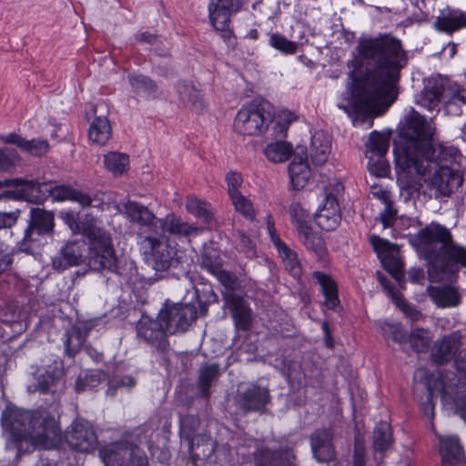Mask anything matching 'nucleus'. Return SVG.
<instances>
[{"instance_id": "nucleus-62", "label": "nucleus", "mask_w": 466, "mask_h": 466, "mask_svg": "<svg viewBox=\"0 0 466 466\" xmlns=\"http://www.w3.org/2000/svg\"><path fill=\"white\" fill-rule=\"evenodd\" d=\"M19 214V209L11 212H0V229L9 228L14 226L18 219Z\"/></svg>"}, {"instance_id": "nucleus-42", "label": "nucleus", "mask_w": 466, "mask_h": 466, "mask_svg": "<svg viewBox=\"0 0 466 466\" xmlns=\"http://www.w3.org/2000/svg\"><path fill=\"white\" fill-rule=\"evenodd\" d=\"M282 258L285 268L295 278L299 279L302 273L297 253L285 243L276 248Z\"/></svg>"}, {"instance_id": "nucleus-32", "label": "nucleus", "mask_w": 466, "mask_h": 466, "mask_svg": "<svg viewBox=\"0 0 466 466\" xmlns=\"http://www.w3.org/2000/svg\"><path fill=\"white\" fill-rule=\"evenodd\" d=\"M331 150L330 137L321 131H316L311 137L309 154L315 165H322L327 160Z\"/></svg>"}, {"instance_id": "nucleus-11", "label": "nucleus", "mask_w": 466, "mask_h": 466, "mask_svg": "<svg viewBox=\"0 0 466 466\" xmlns=\"http://www.w3.org/2000/svg\"><path fill=\"white\" fill-rule=\"evenodd\" d=\"M272 121L270 113L255 102L244 104L234 119V130L242 136H260Z\"/></svg>"}, {"instance_id": "nucleus-41", "label": "nucleus", "mask_w": 466, "mask_h": 466, "mask_svg": "<svg viewBox=\"0 0 466 466\" xmlns=\"http://www.w3.org/2000/svg\"><path fill=\"white\" fill-rule=\"evenodd\" d=\"M292 146L289 142L276 141L267 145L264 149L266 157L274 163L287 161L292 153Z\"/></svg>"}, {"instance_id": "nucleus-8", "label": "nucleus", "mask_w": 466, "mask_h": 466, "mask_svg": "<svg viewBox=\"0 0 466 466\" xmlns=\"http://www.w3.org/2000/svg\"><path fill=\"white\" fill-rule=\"evenodd\" d=\"M441 101L443 102L447 114L460 116L462 107L466 106V90L457 85H448L441 77L430 78L417 96L416 103L429 111H433L438 109Z\"/></svg>"}, {"instance_id": "nucleus-26", "label": "nucleus", "mask_w": 466, "mask_h": 466, "mask_svg": "<svg viewBox=\"0 0 466 466\" xmlns=\"http://www.w3.org/2000/svg\"><path fill=\"white\" fill-rule=\"evenodd\" d=\"M311 451L319 462H329L335 458L332 432L329 430L316 431L310 437Z\"/></svg>"}, {"instance_id": "nucleus-22", "label": "nucleus", "mask_w": 466, "mask_h": 466, "mask_svg": "<svg viewBox=\"0 0 466 466\" xmlns=\"http://www.w3.org/2000/svg\"><path fill=\"white\" fill-rule=\"evenodd\" d=\"M85 252L84 240L68 241L53 258V268L57 271H63L69 267L79 265L84 260Z\"/></svg>"}, {"instance_id": "nucleus-34", "label": "nucleus", "mask_w": 466, "mask_h": 466, "mask_svg": "<svg viewBox=\"0 0 466 466\" xmlns=\"http://www.w3.org/2000/svg\"><path fill=\"white\" fill-rule=\"evenodd\" d=\"M160 230L178 236L198 235L200 231L198 228L182 221L180 218L174 214H168L163 219L159 218L157 236Z\"/></svg>"}, {"instance_id": "nucleus-15", "label": "nucleus", "mask_w": 466, "mask_h": 466, "mask_svg": "<svg viewBox=\"0 0 466 466\" xmlns=\"http://www.w3.org/2000/svg\"><path fill=\"white\" fill-rule=\"evenodd\" d=\"M137 339L155 349L157 351L165 352L168 347L167 331L165 322L159 318V313L156 319L147 315H142L136 325Z\"/></svg>"}, {"instance_id": "nucleus-45", "label": "nucleus", "mask_w": 466, "mask_h": 466, "mask_svg": "<svg viewBox=\"0 0 466 466\" xmlns=\"http://www.w3.org/2000/svg\"><path fill=\"white\" fill-rule=\"evenodd\" d=\"M433 335L431 330L416 329L410 335L408 342L417 352H426L429 350Z\"/></svg>"}, {"instance_id": "nucleus-6", "label": "nucleus", "mask_w": 466, "mask_h": 466, "mask_svg": "<svg viewBox=\"0 0 466 466\" xmlns=\"http://www.w3.org/2000/svg\"><path fill=\"white\" fill-rule=\"evenodd\" d=\"M88 254L86 264L93 271L112 273L124 279H129L127 264L116 257L110 234L102 228H87Z\"/></svg>"}, {"instance_id": "nucleus-35", "label": "nucleus", "mask_w": 466, "mask_h": 466, "mask_svg": "<svg viewBox=\"0 0 466 466\" xmlns=\"http://www.w3.org/2000/svg\"><path fill=\"white\" fill-rule=\"evenodd\" d=\"M438 261H441L445 265L466 267V248L453 241L451 238L435 258V262Z\"/></svg>"}, {"instance_id": "nucleus-60", "label": "nucleus", "mask_w": 466, "mask_h": 466, "mask_svg": "<svg viewBox=\"0 0 466 466\" xmlns=\"http://www.w3.org/2000/svg\"><path fill=\"white\" fill-rule=\"evenodd\" d=\"M396 303L401 311L406 315V317L410 319V320L418 321L422 318L421 312L412 307L410 304L407 303L405 300L398 299Z\"/></svg>"}, {"instance_id": "nucleus-58", "label": "nucleus", "mask_w": 466, "mask_h": 466, "mask_svg": "<svg viewBox=\"0 0 466 466\" xmlns=\"http://www.w3.org/2000/svg\"><path fill=\"white\" fill-rule=\"evenodd\" d=\"M212 274H214L219 282L225 286L227 289H233L237 284L236 277L230 272L219 269V268H208Z\"/></svg>"}, {"instance_id": "nucleus-7", "label": "nucleus", "mask_w": 466, "mask_h": 466, "mask_svg": "<svg viewBox=\"0 0 466 466\" xmlns=\"http://www.w3.org/2000/svg\"><path fill=\"white\" fill-rule=\"evenodd\" d=\"M198 286H203V283H194L180 302L166 304L159 311V318L165 322L170 335L187 331L197 321L198 311L203 312L204 303L200 299L202 290Z\"/></svg>"}, {"instance_id": "nucleus-38", "label": "nucleus", "mask_w": 466, "mask_h": 466, "mask_svg": "<svg viewBox=\"0 0 466 466\" xmlns=\"http://www.w3.org/2000/svg\"><path fill=\"white\" fill-rule=\"evenodd\" d=\"M106 380V374L101 370H88L81 372L76 380L75 389L77 393L96 389Z\"/></svg>"}, {"instance_id": "nucleus-28", "label": "nucleus", "mask_w": 466, "mask_h": 466, "mask_svg": "<svg viewBox=\"0 0 466 466\" xmlns=\"http://www.w3.org/2000/svg\"><path fill=\"white\" fill-rule=\"evenodd\" d=\"M0 140L5 144L15 145L22 151L35 157H41L45 155L49 149V145L45 139L33 138L31 140H26L15 133L1 135Z\"/></svg>"}, {"instance_id": "nucleus-54", "label": "nucleus", "mask_w": 466, "mask_h": 466, "mask_svg": "<svg viewBox=\"0 0 466 466\" xmlns=\"http://www.w3.org/2000/svg\"><path fill=\"white\" fill-rule=\"evenodd\" d=\"M15 149L4 147L0 149V171H5L15 167L18 161Z\"/></svg>"}, {"instance_id": "nucleus-14", "label": "nucleus", "mask_w": 466, "mask_h": 466, "mask_svg": "<svg viewBox=\"0 0 466 466\" xmlns=\"http://www.w3.org/2000/svg\"><path fill=\"white\" fill-rule=\"evenodd\" d=\"M452 238L449 228L437 222H431L420 229L416 237V246L431 262L444 248Z\"/></svg>"}, {"instance_id": "nucleus-30", "label": "nucleus", "mask_w": 466, "mask_h": 466, "mask_svg": "<svg viewBox=\"0 0 466 466\" xmlns=\"http://www.w3.org/2000/svg\"><path fill=\"white\" fill-rule=\"evenodd\" d=\"M431 299L438 308H455L461 302V296L451 286H431L428 289Z\"/></svg>"}, {"instance_id": "nucleus-19", "label": "nucleus", "mask_w": 466, "mask_h": 466, "mask_svg": "<svg viewBox=\"0 0 466 466\" xmlns=\"http://www.w3.org/2000/svg\"><path fill=\"white\" fill-rule=\"evenodd\" d=\"M119 211L125 214L130 222L139 226L137 243H139V234L142 232L147 236L157 234L159 218L147 207L137 201L128 200L119 208Z\"/></svg>"}, {"instance_id": "nucleus-57", "label": "nucleus", "mask_w": 466, "mask_h": 466, "mask_svg": "<svg viewBox=\"0 0 466 466\" xmlns=\"http://www.w3.org/2000/svg\"><path fill=\"white\" fill-rule=\"evenodd\" d=\"M238 243L237 245V248L239 250V252L244 253L246 257L253 258L256 254L255 244L253 241L249 237L241 231H238Z\"/></svg>"}, {"instance_id": "nucleus-40", "label": "nucleus", "mask_w": 466, "mask_h": 466, "mask_svg": "<svg viewBox=\"0 0 466 466\" xmlns=\"http://www.w3.org/2000/svg\"><path fill=\"white\" fill-rule=\"evenodd\" d=\"M392 444L391 429L387 421L379 422L373 431V449L376 452L386 451Z\"/></svg>"}, {"instance_id": "nucleus-29", "label": "nucleus", "mask_w": 466, "mask_h": 466, "mask_svg": "<svg viewBox=\"0 0 466 466\" xmlns=\"http://www.w3.org/2000/svg\"><path fill=\"white\" fill-rule=\"evenodd\" d=\"M293 459V453L288 449L272 451L265 448L255 454L256 466H295L292 462Z\"/></svg>"}, {"instance_id": "nucleus-1", "label": "nucleus", "mask_w": 466, "mask_h": 466, "mask_svg": "<svg viewBox=\"0 0 466 466\" xmlns=\"http://www.w3.org/2000/svg\"><path fill=\"white\" fill-rule=\"evenodd\" d=\"M407 63L400 40L390 35L360 37L348 62L350 84L338 107L349 116L375 114L394 101L400 72Z\"/></svg>"}, {"instance_id": "nucleus-9", "label": "nucleus", "mask_w": 466, "mask_h": 466, "mask_svg": "<svg viewBox=\"0 0 466 466\" xmlns=\"http://www.w3.org/2000/svg\"><path fill=\"white\" fill-rule=\"evenodd\" d=\"M55 215L41 208H32L24 237L17 247L21 252L35 255L54 237Z\"/></svg>"}, {"instance_id": "nucleus-3", "label": "nucleus", "mask_w": 466, "mask_h": 466, "mask_svg": "<svg viewBox=\"0 0 466 466\" xmlns=\"http://www.w3.org/2000/svg\"><path fill=\"white\" fill-rule=\"evenodd\" d=\"M453 360L458 375L439 369L433 371L426 368L417 369L414 372L413 394L425 416L433 418L432 398L438 393L444 407L459 414L466 422V349L460 350Z\"/></svg>"}, {"instance_id": "nucleus-43", "label": "nucleus", "mask_w": 466, "mask_h": 466, "mask_svg": "<svg viewBox=\"0 0 466 466\" xmlns=\"http://www.w3.org/2000/svg\"><path fill=\"white\" fill-rule=\"evenodd\" d=\"M62 218L73 233H81L86 238H87V234L86 232L87 228H100L97 225L96 220L89 216H86L83 219L79 220L73 213L66 212Z\"/></svg>"}, {"instance_id": "nucleus-50", "label": "nucleus", "mask_w": 466, "mask_h": 466, "mask_svg": "<svg viewBox=\"0 0 466 466\" xmlns=\"http://www.w3.org/2000/svg\"><path fill=\"white\" fill-rule=\"evenodd\" d=\"M231 202L237 212L240 213L247 219L254 220L256 212L254 210L251 201L243 196L241 193L230 198Z\"/></svg>"}, {"instance_id": "nucleus-53", "label": "nucleus", "mask_w": 466, "mask_h": 466, "mask_svg": "<svg viewBox=\"0 0 466 466\" xmlns=\"http://www.w3.org/2000/svg\"><path fill=\"white\" fill-rule=\"evenodd\" d=\"M200 438L198 436L192 439L189 445V461L188 464L191 466H204V449L201 448Z\"/></svg>"}, {"instance_id": "nucleus-37", "label": "nucleus", "mask_w": 466, "mask_h": 466, "mask_svg": "<svg viewBox=\"0 0 466 466\" xmlns=\"http://www.w3.org/2000/svg\"><path fill=\"white\" fill-rule=\"evenodd\" d=\"M298 236L299 241L309 251L313 252L319 258L324 256L326 252L324 240L318 233L313 231L311 225L309 228H302L298 232Z\"/></svg>"}, {"instance_id": "nucleus-51", "label": "nucleus", "mask_w": 466, "mask_h": 466, "mask_svg": "<svg viewBox=\"0 0 466 466\" xmlns=\"http://www.w3.org/2000/svg\"><path fill=\"white\" fill-rule=\"evenodd\" d=\"M370 242L380 260H384L385 258H388L389 255L396 253V250L390 242L377 235H371L370 237Z\"/></svg>"}, {"instance_id": "nucleus-55", "label": "nucleus", "mask_w": 466, "mask_h": 466, "mask_svg": "<svg viewBox=\"0 0 466 466\" xmlns=\"http://www.w3.org/2000/svg\"><path fill=\"white\" fill-rule=\"evenodd\" d=\"M225 179L229 198H232L241 193L239 191V187L243 183V178L240 173H238L236 171H229L226 174Z\"/></svg>"}, {"instance_id": "nucleus-59", "label": "nucleus", "mask_w": 466, "mask_h": 466, "mask_svg": "<svg viewBox=\"0 0 466 466\" xmlns=\"http://www.w3.org/2000/svg\"><path fill=\"white\" fill-rule=\"evenodd\" d=\"M384 268L395 278L399 279L401 274L402 263L395 256V253L389 255L388 258L381 260Z\"/></svg>"}, {"instance_id": "nucleus-25", "label": "nucleus", "mask_w": 466, "mask_h": 466, "mask_svg": "<svg viewBox=\"0 0 466 466\" xmlns=\"http://www.w3.org/2000/svg\"><path fill=\"white\" fill-rule=\"evenodd\" d=\"M434 28L441 33L451 35L466 28V13L460 9L446 8L441 11L433 23Z\"/></svg>"}, {"instance_id": "nucleus-27", "label": "nucleus", "mask_w": 466, "mask_h": 466, "mask_svg": "<svg viewBox=\"0 0 466 466\" xmlns=\"http://www.w3.org/2000/svg\"><path fill=\"white\" fill-rule=\"evenodd\" d=\"M310 168L308 164L306 151L303 147L295 155L289 166V174L291 185L295 189H302L310 177Z\"/></svg>"}, {"instance_id": "nucleus-20", "label": "nucleus", "mask_w": 466, "mask_h": 466, "mask_svg": "<svg viewBox=\"0 0 466 466\" xmlns=\"http://www.w3.org/2000/svg\"><path fill=\"white\" fill-rule=\"evenodd\" d=\"M464 337L461 330H455L438 339L431 348L432 360L439 364L451 361L460 352Z\"/></svg>"}, {"instance_id": "nucleus-36", "label": "nucleus", "mask_w": 466, "mask_h": 466, "mask_svg": "<svg viewBox=\"0 0 466 466\" xmlns=\"http://www.w3.org/2000/svg\"><path fill=\"white\" fill-rule=\"evenodd\" d=\"M227 303L232 312L236 325L244 330L248 329L250 326L251 310L243 298L231 295L228 298Z\"/></svg>"}, {"instance_id": "nucleus-5", "label": "nucleus", "mask_w": 466, "mask_h": 466, "mask_svg": "<svg viewBox=\"0 0 466 466\" xmlns=\"http://www.w3.org/2000/svg\"><path fill=\"white\" fill-rule=\"evenodd\" d=\"M8 189L0 193V199L25 200L33 204H43L48 198L55 200H73L82 207L93 206L94 199L80 190L66 185L40 183L35 180L13 178L0 180V189Z\"/></svg>"}, {"instance_id": "nucleus-49", "label": "nucleus", "mask_w": 466, "mask_h": 466, "mask_svg": "<svg viewBox=\"0 0 466 466\" xmlns=\"http://www.w3.org/2000/svg\"><path fill=\"white\" fill-rule=\"evenodd\" d=\"M289 212L292 218V223L296 226L298 232L300 231L302 228H309V226H310L309 215L299 203H292L289 206Z\"/></svg>"}, {"instance_id": "nucleus-39", "label": "nucleus", "mask_w": 466, "mask_h": 466, "mask_svg": "<svg viewBox=\"0 0 466 466\" xmlns=\"http://www.w3.org/2000/svg\"><path fill=\"white\" fill-rule=\"evenodd\" d=\"M128 81L133 91L139 96L155 97L158 94L157 84L147 76L132 74L128 76Z\"/></svg>"}, {"instance_id": "nucleus-33", "label": "nucleus", "mask_w": 466, "mask_h": 466, "mask_svg": "<svg viewBox=\"0 0 466 466\" xmlns=\"http://www.w3.org/2000/svg\"><path fill=\"white\" fill-rule=\"evenodd\" d=\"M312 277L320 287L321 293L325 299V306L329 309L336 310L339 306V299L335 280L329 275L320 271H314Z\"/></svg>"}, {"instance_id": "nucleus-56", "label": "nucleus", "mask_w": 466, "mask_h": 466, "mask_svg": "<svg viewBox=\"0 0 466 466\" xmlns=\"http://www.w3.org/2000/svg\"><path fill=\"white\" fill-rule=\"evenodd\" d=\"M295 119L296 116L293 112L289 110H280L275 118V124L279 128V134H284Z\"/></svg>"}, {"instance_id": "nucleus-12", "label": "nucleus", "mask_w": 466, "mask_h": 466, "mask_svg": "<svg viewBox=\"0 0 466 466\" xmlns=\"http://www.w3.org/2000/svg\"><path fill=\"white\" fill-rule=\"evenodd\" d=\"M99 457L106 466H147L144 451L127 441H117L99 449Z\"/></svg>"}, {"instance_id": "nucleus-47", "label": "nucleus", "mask_w": 466, "mask_h": 466, "mask_svg": "<svg viewBox=\"0 0 466 466\" xmlns=\"http://www.w3.org/2000/svg\"><path fill=\"white\" fill-rule=\"evenodd\" d=\"M65 351L69 357H74L84 346L85 337L78 328H72L65 334Z\"/></svg>"}, {"instance_id": "nucleus-24", "label": "nucleus", "mask_w": 466, "mask_h": 466, "mask_svg": "<svg viewBox=\"0 0 466 466\" xmlns=\"http://www.w3.org/2000/svg\"><path fill=\"white\" fill-rule=\"evenodd\" d=\"M435 436L439 439L440 453L442 462L449 466H463L464 453L457 436H441L434 431Z\"/></svg>"}, {"instance_id": "nucleus-63", "label": "nucleus", "mask_w": 466, "mask_h": 466, "mask_svg": "<svg viewBox=\"0 0 466 466\" xmlns=\"http://www.w3.org/2000/svg\"><path fill=\"white\" fill-rule=\"evenodd\" d=\"M186 208L189 213L199 218L204 217V203L200 199L193 197L187 198Z\"/></svg>"}, {"instance_id": "nucleus-44", "label": "nucleus", "mask_w": 466, "mask_h": 466, "mask_svg": "<svg viewBox=\"0 0 466 466\" xmlns=\"http://www.w3.org/2000/svg\"><path fill=\"white\" fill-rule=\"evenodd\" d=\"M104 164L107 170L115 176L122 175L129 164L127 155L117 152H108L104 156Z\"/></svg>"}, {"instance_id": "nucleus-13", "label": "nucleus", "mask_w": 466, "mask_h": 466, "mask_svg": "<svg viewBox=\"0 0 466 466\" xmlns=\"http://www.w3.org/2000/svg\"><path fill=\"white\" fill-rule=\"evenodd\" d=\"M340 182L329 184L324 188V198L315 213V221L323 230L336 229L341 221V211L338 197L343 191Z\"/></svg>"}, {"instance_id": "nucleus-46", "label": "nucleus", "mask_w": 466, "mask_h": 466, "mask_svg": "<svg viewBox=\"0 0 466 466\" xmlns=\"http://www.w3.org/2000/svg\"><path fill=\"white\" fill-rule=\"evenodd\" d=\"M380 327L384 336L391 338L401 346L407 344L409 336L400 322L383 320L380 322Z\"/></svg>"}, {"instance_id": "nucleus-2", "label": "nucleus", "mask_w": 466, "mask_h": 466, "mask_svg": "<svg viewBox=\"0 0 466 466\" xmlns=\"http://www.w3.org/2000/svg\"><path fill=\"white\" fill-rule=\"evenodd\" d=\"M403 133L406 138L393 149L399 179L409 186L427 183L443 197L462 185V176L453 167L459 150L433 144L435 127L431 119L412 109L406 116Z\"/></svg>"}, {"instance_id": "nucleus-61", "label": "nucleus", "mask_w": 466, "mask_h": 466, "mask_svg": "<svg viewBox=\"0 0 466 466\" xmlns=\"http://www.w3.org/2000/svg\"><path fill=\"white\" fill-rule=\"evenodd\" d=\"M397 211L392 206V202L385 205L383 211L380 213V221L384 228H390L394 224Z\"/></svg>"}, {"instance_id": "nucleus-52", "label": "nucleus", "mask_w": 466, "mask_h": 466, "mask_svg": "<svg viewBox=\"0 0 466 466\" xmlns=\"http://www.w3.org/2000/svg\"><path fill=\"white\" fill-rule=\"evenodd\" d=\"M136 384L137 380L132 376L125 375L122 377H116L109 381L106 393L107 395L115 396L118 389L127 388V390H130L135 387Z\"/></svg>"}, {"instance_id": "nucleus-18", "label": "nucleus", "mask_w": 466, "mask_h": 466, "mask_svg": "<svg viewBox=\"0 0 466 466\" xmlns=\"http://www.w3.org/2000/svg\"><path fill=\"white\" fill-rule=\"evenodd\" d=\"M66 443L80 452H89L97 445V436L93 425L83 419L72 422L65 434Z\"/></svg>"}, {"instance_id": "nucleus-64", "label": "nucleus", "mask_w": 466, "mask_h": 466, "mask_svg": "<svg viewBox=\"0 0 466 466\" xmlns=\"http://www.w3.org/2000/svg\"><path fill=\"white\" fill-rule=\"evenodd\" d=\"M266 222H267V230H268V233L269 235V238H270L274 247L277 248L280 247L281 245L285 244V242H283L281 240V238L276 232L274 219L270 214H268L267 216Z\"/></svg>"}, {"instance_id": "nucleus-4", "label": "nucleus", "mask_w": 466, "mask_h": 466, "mask_svg": "<svg viewBox=\"0 0 466 466\" xmlns=\"http://www.w3.org/2000/svg\"><path fill=\"white\" fill-rule=\"evenodd\" d=\"M2 426L18 451L30 447L54 450L63 441L58 422L46 410L29 411L9 405L3 411Z\"/></svg>"}, {"instance_id": "nucleus-23", "label": "nucleus", "mask_w": 466, "mask_h": 466, "mask_svg": "<svg viewBox=\"0 0 466 466\" xmlns=\"http://www.w3.org/2000/svg\"><path fill=\"white\" fill-rule=\"evenodd\" d=\"M269 400L267 388L252 384L238 395L237 403L244 412L261 411Z\"/></svg>"}, {"instance_id": "nucleus-10", "label": "nucleus", "mask_w": 466, "mask_h": 466, "mask_svg": "<svg viewBox=\"0 0 466 466\" xmlns=\"http://www.w3.org/2000/svg\"><path fill=\"white\" fill-rule=\"evenodd\" d=\"M138 245L146 259L156 271H166L180 263L178 250L167 240L160 239L157 234L147 236L145 232L140 233Z\"/></svg>"}, {"instance_id": "nucleus-21", "label": "nucleus", "mask_w": 466, "mask_h": 466, "mask_svg": "<svg viewBox=\"0 0 466 466\" xmlns=\"http://www.w3.org/2000/svg\"><path fill=\"white\" fill-rule=\"evenodd\" d=\"M238 0H210L208 5L209 19L216 30L223 32V37L230 39L232 33L228 30L229 17L238 9Z\"/></svg>"}, {"instance_id": "nucleus-17", "label": "nucleus", "mask_w": 466, "mask_h": 466, "mask_svg": "<svg viewBox=\"0 0 466 466\" xmlns=\"http://www.w3.org/2000/svg\"><path fill=\"white\" fill-rule=\"evenodd\" d=\"M390 147L389 137L378 131H372L366 143L365 155L368 158V169L371 175L385 177L389 172V165L385 159Z\"/></svg>"}, {"instance_id": "nucleus-16", "label": "nucleus", "mask_w": 466, "mask_h": 466, "mask_svg": "<svg viewBox=\"0 0 466 466\" xmlns=\"http://www.w3.org/2000/svg\"><path fill=\"white\" fill-rule=\"evenodd\" d=\"M64 372L63 361L56 357L49 358L43 365L36 367L33 372V381L27 386L31 393L40 391L49 393L60 381Z\"/></svg>"}, {"instance_id": "nucleus-48", "label": "nucleus", "mask_w": 466, "mask_h": 466, "mask_svg": "<svg viewBox=\"0 0 466 466\" xmlns=\"http://www.w3.org/2000/svg\"><path fill=\"white\" fill-rule=\"evenodd\" d=\"M268 45L284 54H295L298 48V44L294 41L289 40L285 35L279 33H271L268 35Z\"/></svg>"}, {"instance_id": "nucleus-31", "label": "nucleus", "mask_w": 466, "mask_h": 466, "mask_svg": "<svg viewBox=\"0 0 466 466\" xmlns=\"http://www.w3.org/2000/svg\"><path fill=\"white\" fill-rule=\"evenodd\" d=\"M102 106L103 105L93 106L95 117L88 129L89 139L97 145H105L112 136V127L107 116L105 115H96L98 107Z\"/></svg>"}]
</instances>
